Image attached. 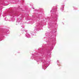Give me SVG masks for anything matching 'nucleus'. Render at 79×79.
Wrapping results in <instances>:
<instances>
[{"label":"nucleus","instance_id":"f257e3e1","mask_svg":"<svg viewBox=\"0 0 79 79\" xmlns=\"http://www.w3.org/2000/svg\"><path fill=\"white\" fill-rule=\"evenodd\" d=\"M33 9H34V8H33Z\"/></svg>","mask_w":79,"mask_h":79}]
</instances>
